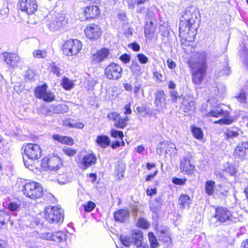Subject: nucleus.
Returning a JSON list of instances; mask_svg holds the SVG:
<instances>
[{"mask_svg":"<svg viewBox=\"0 0 248 248\" xmlns=\"http://www.w3.org/2000/svg\"><path fill=\"white\" fill-rule=\"evenodd\" d=\"M120 59L124 63L126 64L130 62V57L127 54H124L120 56Z\"/></svg>","mask_w":248,"mask_h":248,"instance_id":"55","label":"nucleus"},{"mask_svg":"<svg viewBox=\"0 0 248 248\" xmlns=\"http://www.w3.org/2000/svg\"><path fill=\"white\" fill-rule=\"evenodd\" d=\"M62 151L65 155L69 156H73L77 152L76 149H74L68 147H64L62 149Z\"/></svg>","mask_w":248,"mask_h":248,"instance_id":"42","label":"nucleus"},{"mask_svg":"<svg viewBox=\"0 0 248 248\" xmlns=\"http://www.w3.org/2000/svg\"><path fill=\"white\" fill-rule=\"evenodd\" d=\"M62 84L63 88L66 90H70L74 87L73 81L66 77L62 78Z\"/></svg>","mask_w":248,"mask_h":248,"instance_id":"37","label":"nucleus"},{"mask_svg":"<svg viewBox=\"0 0 248 248\" xmlns=\"http://www.w3.org/2000/svg\"><path fill=\"white\" fill-rule=\"evenodd\" d=\"M223 113V110L222 109L216 108L211 110L208 113L207 115L209 117H218L221 116Z\"/></svg>","mask_w":248,"mask_h":248,"instance_id":"39","label":"nucleus"},{"mask_svg":"<svg viewBox=\"0 0 248 248\" xmlns=\"http://www.w3.org/2000/svg\"><path fill=\"white\" fill-rule=\"evenodd\" d=\"M47 53L46 49H35L32 52L33 58L36 59H46L47 57Z\"/></svg>","mask_w":248,"mask_h":248,"instance_id":"34","label":"nucleus"},{"mask_svg":"<svg viewBox=\"0 0 248 248\" xmlns=\"http://www.w3.org/2000/svg\"><path fill=\"white\" fill-rule=\"evenodd\" d=\"M110 133L111 136L114 138H119L122 139L124 137L123 132L121 131L112 129L111 130Z\"/></svg>","mask_w":248,"mask_h":248,"instance_id":"48","label":"nucleus"},{"mask_svg":"<svg viewBox=\"0 0 248 248\" xmlns=\"http://www.w3.org/2000/svg\"><path fill=\"white\" fill-rule=\"evenodd\" d=\"M168 66L170 69H174L176 67L175 63L170 59L167 61Z\"/></svg>","mask_w":248,"mask_h":248,"instance_id":"59","label":"nucleus"},{"mask_svg":"<svg viewBox=\"0 0 248 248\" xmlns=\"http://www.w3.org/2000/svg\"><path fill=\"white\" fill-rule=\"evenodd\" d=\"M191 132L194 138L197 139H201L203 137V132L201 129L195 126H191Z\"/></svg>","mask_w":248,"mask_h":248,"instance_id":"35","label":"nucleus"},{"mask_svg":"<svg viewBox=\"0 0 248 248\" xmlns=\"http://www.w3.org/2000/svg\"><path fill=\"white\" fill-rule=\"evenodd\" d=\"M60 159L57 156L44 157L42 161V167L51 170H57L60 168Z\"/></svg>","mask_w":248,"mask_h":248,"instance_id":"21","label":"nucleus"},{"mask_svg":"<svg viewBox=\"0 0 248 248\" xmlns=\"http://www.w3.org/2000/svg\"><path fill=\"white\" fill-rule=\"evenodd\" d=\"M156 205H154L153 203L150 204V209L154 213H156L159 210L160 205L158 203Z\"/></svg>","mask_w":248,"mask_h":248,"instance_id":"58","label":"nucleus"},{"mask_svg":"<svg viewBox=\"0 0 248 248\" xmlns=\"http://www.w3.org/2000/svg\"><path fill=\"white\" fill-rule=\"evenodd\" d=\"M192 200L186 194H181L178 199V204L182 209H189Z\"/></svg>","mask_w":248,"mask_h":248,"instance_id":"25","label":"nucleus"},{"mask_svg":"<svg viewBox=\"0 0 248 248\" xmlns=\"http://www.w3.org/2000/svg\"><path fill=\"white\" fill-rule=\"evenodd\" d=\"M129 48H131L133 51L137 52L140 50V46L136 43H132L128 45Z\"/></svg>","mask_w":248,"mask_h":248,"instance_id":"57","label":"nucleus"},{"mask_svg":"<svg viewBox=\"0 0 248 248\" xmlns=\"http://www.w3.org/2000/svg\"><path fill=\"white\" fill-rule=\"evenodd\" d=\"M24 155L31 160H36L41 156V150L38 144L29 143L24 148Z\"/></svg>","mask_w":248,"mask_h":248,"instance_id":"15","label":"nucleus"},{"mask_svg":"<svg viewBox=\"0 0 248 248\" xmlns=\"http://www.w3.org/2000/svg\"><path fill=\"white\" fill-rule=\"evenodd\" d=\"M84 211L86 212L92 211L95 207V203L92 201L87 202L86 204L83 205Z\"/></svg>","mask_w":248,"mask_h":248,"instance_id":"43","label":"nucleus"},{"mask_svg":"<svg viewBox=\"0 0 248 248\" xmlns=\"http://www.w3.org/2000/svg\"><path fill=\"white\" fill-rule=\"evenodd\" d=\"M2 56L10 68L16 67L20 61V57L16 53L4 52L2 53Z\"/></svg>","mask_w":248,"mask_h":248,"instance_id":"20","label":"nucleus"},{"mask_svg":"<svg viewBox=\"0 0 248 248\" xmlns=\"http://www.w3.org/2000/svg\"><path fill=\"white\" fill-rule=\"evenodd\" d=\"M233 217L231 212L223 207H218L215 209V213L210 219V224L213 227H218L222 223L230 224L233 222Z\"/></svg>","mask_w":248,"mask_h":248,"instance_id":"3","label":"nucleus"},{"mask_svg":"<svg viewBox=\"0 0 248 248\" xmlns=\"http://www.w3.org/2000/svg\"><path fill=\"white\" fill-rule=\"evenodd\" d=\"M198 14L199 12L195 6H191L186 8L180 21V31L186 32L189 34L192 30L195 31L197 29L195 25L198 21Z\"/></svg>","mask_w":248,"mask_h":248,"instance_id":"2","label":"nucleus"},{"mask_svg":"<svg viewBox=\"0 0 248 248\" xmlns=\"http://www.w3.org/2000/svg\"><path fill=\"white\" fill-rule=\"evenodd\" d=\"M45 217L50 223H56L63 220L62 210L57 206L45 208Z\"/></svg>","mask_w":248,"mask_h":248,"instance_id":"7","label":"nucleus"},{"mask_svg":"<svg viewBox=\"0 0 248 248\" xmlns=\"http://www.w3.org/2000/svg\"><path fill=\"white\" fill-rule=\"evenodd\" d=\"M18 6L21 11L28 15L33 14L38 8L35 0H20L18 3Z\"/></svg>","mask_w":248,"mask_h":248,"instance_id":"12","label":"nucleus"},{"mask_svg":"<svg viewBox=\"0 0 248 248\" xmlns=\"http://www.w3.org/2000/svg\"><path fill=\"white\" fill-rule=\"evenodd\" d=\"M148 235L151 248H156L158 246V243L154 233L149 232Z\"/></svg>","mask_w":248,"mask_h":248,"instance_id":"36","label":"nucleus"},{"mask_svg":"<svg viewBox=\"0 0 248 248\" xmlns=\"http://www.w3.org/2000/svg\"><path fill=\"white\" fill-rule=\"evenodd\" d=\"M81 43L78 40H69L62 46L63 54L71 56L77 55L82 48Z\"/></svg>","mask_w":248,"mask_h":248,"instance_id":"8","label":"nucleus"},{"mask_svg":"<svg viewBox=\"0 0 248 248\" xmlns=\"http://www.w3.org/2000/svg\"><path fill=\"white\" fill-rule=\"evenodd\" d=\"M125 169V165L122 163H119L115 167L116 175L119 180H121L124 178Z\"/></svg>","mask_w":248,"mask_h":248,"instance_id":"33","label":"nucleus"},{"mask_svg":"<svg viewBox=\"0 0 248 248\" xmlns=\"http://www.w3.org/2000/svg\"><path fill=\"white\" fill-rule=\"evenodd\" d=\"M120 240L123 245L126 247H129L132 242L131 237H128L125 236H121Z\"/></svg>","mask_w":248,"mask_h":248,"instance_id":"46","label":"nucleus"},{"mask_svg":"<svg viewBox=\"0 0 248 248\" xmlns=\"http://www.w3.org/2000/svg\"><path fill=\"white\" fill-rule=\"evenodd\" d=\"M155 28L153 26L152 21L147 22L144 28V33L145 37L149 40H151L154 34Z\"/></svg>","mask_w":248,"mask_h":248,"instance_id":"29","label":"nucleus"},{"mask_svg":"<svg viewBox=\"0 0 248 248\" xmlns=\"http://www.w3.org/2000/svg\"><path fill=\"white\" fill-rule=\"evenodd\" d=\"M155 105L158 112H162L166 108V95L164 91H159L156 92L155 94Z\"/></svg>","mask_w":248,"mask_h":248,"instance_id":"18","label":"nucleus"},{"mask_svg":"<svg viewBox=\"0 0 248 248\" xmlns=\"http://www.w3.org/2000/svg\"><path fill=\"white\" fill-rule=\"evenodd\" d=\"M215 183L212 180H209L205 184V192L208 196H212L215 193Z\"/></svg>","mask_w":248,"mask_h":248,"instance_id":"32","label":"nucleus"},{"mask_svg":"<svg viewBox=\"0 0 248 248\" xmlns=\"http://www.w3.org/2000/svg\"><path fill=\"white\" fill-rule=\"evenodd\" d=\"M240 130L236 127L228 128L225 132L226 139H232L237 137L240 135Z\"/></svg>","mask_w":248,"mask_h":248,"instance_id":"31","label":"nucleus"},{"mask_svg":"<svg viewBox=\"0 0 248 248\" xmlns=\"http://www.w3.org/2000/svg\"><path fill=\"white\" fill-rule=\"evenodd\" d=\"M67 236V232L64 231L45 232L39 235L40 238L52 241L61 248H64L66 247Z\"/></svg>","mask_w":248,"mask_h":248,"instance_id":"4","label":"nucleus"},{"mask_svg":"<svg viewBox=\"0 0 248 248\" xmlns=\"http://www.w3.org/2000/svg\"><path fill=\"white\" fill-rule=\"evenodd\" d=\"M231 68L228 66V58H225V62L223 65L218 66V76H228L230 74Z\"/></svg>","mask_w":248,"mask_h":248,"instance_id":"30","label":"nucleus"},{"mask_svg":"<svg viewBox=\"0 0 248 248\" xmlns=\"http://www.w3.org/2000/svg\"><path fill=\"white\" fill-rule=\"evenodd\" d=\"M206 56L205 52H197L195 55V60L189 62V66L191 70L192 81L195 84L200 85L206 75Z\"/></svg>","mask_w":248,"mask_h":248,"instance_id":"1","label":"nucleus"},{"mask_svg":"<svg viewBox=\"0 0 248 248\" xmlns=\"http://www.w3.org/2000/svg\"><path fill=\"white\" fill-rule=\"evenodd\" d=\"M9 13V9L8 8H3L2 9L0 10V14L2 15L4 17L8 16Z\"/></svg>","mask_w":248,"mask_h":248,"instance_id":"63","label":"nucleus"},{"mask_svg":"<svg viewBox=\"0 0 248 248\" xmlns=\"http://www.w3.org/2000/svg\"><path fill=\"white\" fill-rule=\"evenodd\" d=\"M95 142L100 147L105 149L109 145L110 140L109 137L106 135L97 136L95 140Z\"/></svg>","mask_w":248,"mask_h":248,"instance_id":"28","label":"nucleus"},{"mask_svg":"<svg viewBox=\"0 0 248 248\" xmlns=\"http://www.w3.org/2000/svg\"><path fill=\"white\" fill-rule=\"evenodd\" d=\"M132 241H134V245L139 248L142 244L143 233L140 230H136L133 232L131 234Z\"/></svg>","mask_w":248,"mask_h":248,"instance_id":"27","label":"nucleus"},{"mask_svg":"<svg viewBox=\"0 0 248 248\" xmlns=\"http://www.w3.org/2000/svg\"><path fill=\"white\" fill-rule=\"evenodd\" d=\"M3 218L5 220H8L10 218V216L6 212L0 211V219Z\"/></svg>","mask_w":248,"mask_h":248,"instance_id":"60","label":"nucleus"},{"mask_svg":"<svg viewBox=\"0 0 248 248\" xmlns=\"http://www.w3.org/2000/svg\"><path fill=\"white\" fill-rule=\"evenodd\" d=\"M129 216V212L126 209H120L114 213V217L116 221L124 222Z\"/></svg>","mask_w":248,"mask_h":248,"instance_id":"24","label":"nucleus"},{"mask_svg":"<svg viewBox=\"0 0 248 248\" xmlns=\"http://www.w3.org/2000/svg\"><path fill=\"white\" fill-rule=\"evenodd\" d=\"M180 107L184 112L191 114L196 109L194 98L190 95L184 96L182 99Z\"/></svg>","mask_w":248,"mask_h":248,"instance_id":"17","label":"nucleus"},{"mask_svg":"<svg viewBox=\"0 0 248 248\" xmlns=\"http://www.w3.org/2000/svg\"><path fill=\"white\" fill-rule=\"evenodd\" d=\"M161 145H163L165 147H166L165 152L167 154L169 152L173 153L176 150L175 145L171 142L163 143Z\"/></svg>","mask_w":248,"mask_h":248,"instance_id":"40","label":"nucleus"},{"mask_svg":"<svg viewBox=\"0 0 248 248\" xmlns=\"http://www.w3.org/2000/svg\"><path fill=\"white\" fill-rule=\"evenodd\" d=\"M239 55L244 64L248 66V49L243 43L240 45Z\"/></svg>","mask_w":248,"mask_h":248,"instance_id":"26","label":"nucleus"},{"mask_svg":"<svg viewBox=\"0 0 248 248\" xmlns=\"http://www.w3.org/2000/svg\"><path fill=\"white\" fill-rule=\"evenodd\" d=\"M108 119L109 121H112L114 123V125L119 128H124L127 125L129 121L128 117L122 118L120 114L116 112H110L108 114Z\"/></svg>","mask_w":248,"mask_h":248,"instance_id":"13","label":"nucleus"},{"mask_svg":"<svg viewBox=\"0 0 248 248\" xmlns=\"http://www.w3.org/2000/svg\"><path fill=\"white\" fill-rule=\"evenodd\" d=\"M34 95L36 98L42 99L46 102H51L55 98V95L53 93L47 92L46 84L37 86L34 90Z\"/></svg>","mask_w":248,"mask_h":248,"instance_id":"14","label":"nucleus"},{"mask_svg":"<svg viewBox=\"0 0 248 248\" xmlns=\"http://www.w3.org/2000/svg\"><path fill=\"white\" fill-rule=\"evenodd\" d=\"M20 208V205L16 202H11L8 205V209L12 212H16Z\"/></svg>","mask_w":248,"mask_h":248,"instance_id":"47","label":"nucleus"},{"mask_svg":"<svg viewBox=\"0 0 248 248\" xmlns=\"http://www.w3.org/2000/svg\"><path fill=\"white\" fill-rule=\"evenodd\" d=\"M169 94L171 101L174 103L176 102L177 99L179 97L178 93L175 90H172L169 92Z\"/></svg>","mask_w":248,"mask_h":248,"instance_id":"54","label":"nucleus"},{"mask_svg":"<svg viewBox=\"0 0 248 248\" xmlns=\"http://www.w3.org/2000/svg\"><path fill=\"white\" fill-rule=\"evenodd\" d=\"M130 69L134 75H140L141 73V68L140 66L137 62L132 61Z\"/></svg>","mask_w":248,"mask_h":248,"instance_id":"38","label":"nucleus"},{"mask_svg":"<svg viewBox=\"0 0 248 248\" xmlns=\"http://www.w3.org/2000/svg\"><path fill=\"white\" fill-rule=\"evenodd\" d=\"M225 170L231 175H234L236 173V170L232 165H229L228 167L225 169Z\"/></svg>","mask_w":248,"mask_h":248,"instance_id":"56","label":"nucleus"},{"mask_svg":"<svg viewBox=\"0 0 248 248\" xmlns=\"http://www.w3.org/2000/svg\"><path fill=\"white\" fill-rule=\"evenodd\" d=\"M24 194L31 199L41 198L43 193L41 185L35 182H27L23 186Z\"/></svg>","mask_w":248,"mask_h":248,"instance_id":"6","label":"nucleus"},{"mask_svg":"<svg viewBox=\"0 0 248 248\" xmlns=\"http://www.w3.org/2000/svg\"><path fill=\"white\" fill-rule=\"evenodd\" d=\"M192 158L193 154L190 152H186L181 160L180 170L184 173L191 175L193 173L195 166L190 162Z\"/></svg>","mask_w":248,"mask_h":248,"instance_id":"11","label":"nucleus"},{"mask_svg":"<svg viewBox=\"0 0 248 248\" xmlns=\"http://www.w3.org/2000/svg\"><path fill=\"white\" fill-rule=\"evenodd\" d=\"M237 100L242 103H245L246 100V93L244 91L241 90L240 92L235 95Z\"/></svg>","mask_w":248,"mask_h":248,"instance_id":"45","label":"nucleus"},{"mask_svg":"<svg viewBox=\"0 0 248 248\" xmlns=\"http://www.w3.org/2000/svg\"><path fill=\"white\" fill-rule=\"evenodd\" d=\"M157 170H156L153 173H151L147 176L146 177V181H149L151 180L152 178L154 177L157 174Z\"/></svg>","mask_w":248,"mask_h":248,"instance_id":"64","label":"nucleus"},{"mask_svg":"<svg viewBox=\"0 0 248 248\" xmlns=\"http://www.w3.org/2000/svg\"><path fill=\"white\" fill-rule=\"evenodd\" d=\"M124 109L125 110L124 112L125 115L130 114L132 113V110L130 108V105L129 104H127L124 106Z\"/></svg>","mask_w":248,"mask_h":248,"instance_id":"62","label":"nucleus"},{"mask_svg":"<svg viewBox=\"0 0 248 248\" xmlns=\"http://www.w3.org/2000/svg\"><path fill=\"white\" fill-rule=\"evenodd\" d=\"M50 66L51 72L56 74L57 77H60L62 75V70L56 65L55 62H52Z\"/></svg>","mask_w":248,"mask_h":248,"instance_id":"41","label":"nucleus"},{"mask_svg":"<svg viewBox=\"0 0 248 248\" xmlns=\"http://www.w3.org/2000/svg\"><path fill=\"white\" fill-rule=\"evenodd\" d=\"M86 37L91 40H97L102 34L101 28L97 25L91 24L86 27L85 29Z\"/></svg>","mask_w":248,"mask_h":248,"instance_id":"16","label":"nucleus"},{"mask_svg":"<svg viewBox=\"0 0 248 248\" xmlns=\"http://www.w3.org/2000/svg\"><path fill=\"white\" fill-rule=\"evenodd\" d=\"M108 49L103 48L96 52L92 56V61L93 63H97L106 59L109 55Z\"/></svg>","mask_w":248,"mask_h":248,"instance_id":"22","label":"nucleus"},{"mask_svg":"<svg viewBox=\"0 0 248 248\" xmlns=\"http://www.w3.org/2000/svg\"><path fill=\"white\" fill-rule=\"evenodd\" d=\"M234 158L237 161H241L248 158V142L238 143L233 152Z\"/></svg>","mask_w":248,"mask_h":248,"instance_id":"10","label":"nucleus"},{"mask_svg":"<svg viewBox=\"0 0 248 248\" xmlns=\"http://www.w3.org/2000/svg\"><path fill=\"white\" fill-rule=\"evenodd\" d=\"M64 137V136H62L58 134H54L53 135V139L61 143L62 142Z\"/></svg>","mask_w":248,"mask_h":248,"instance_id":"61","label":"nucleus"},{"mask_svg":"<svg viewBox=\"0 0 248 248\" xmlns=\"http://www.w3.org/2000/svg\"><path fill=\"white\" fill-rule=\"evenodd\" d=\"M123 74V69L118 64L112 62L108 65L105 69V75L109 80H117Z\"/></svg>","mask_w":248,"mask_h":248,"instance_id":"9","label":"nucleus"},{"mask_svg":"<svg viewBox=\"0 0 248 248\" xmlns=\"http://www.w3.org/2000/svg\"><path fill=\"white\" fill-rule=\"evenodd\" d=\"M84 13L87 19H93L99 15L100 9L96 5H91L85 9Z\"/></svg>","mask_w":248,"mask_h":248,"instance_id":"23","label":"nucleus"},{"mask_svg":"<svg viewBox=\"0 0 248 248\" xmlns=\"http://www.w3.org/2000/svg\"><path fill=\"white\" fill-rule=\"evenodd\" d=\"M136 110L139 114H141L143 113H145L148 115H151V113L148 110L147 108L145 106H142L141 107H137L136 108Z\"/></svg>","mask_w":248,"mask_h":248,"instance_id":"50","label":"nucleus"},{"mask_svg":"<svg viewBox=\"0 0 248 248\" xmlns=\"http://www.w3.org/2000/svg\"><path fill=\"white\" fill-rule=\"evenodd\" d=\"M74 143V142L73 139L67 136L64 137L62 142V144H66L69 146L73 145Z\"/></svg>","mask_w":248,"mask_h":248,"instance_id":"52","label":"nucleus"},{"mask_svg":"<svg viewBox=\"0 0 248 248\" xmlns=\"http://www.w3.org/2000/svg\"><path fill=\"white\" fill-rule=\"evenodd\" d=\"M75 161L78 167L84 170L94 165L97 161V158L95 154L92 152H81L75 157Z\"/></svg>","mask_w":248,"mask_h":248,"instance_id":"5","label":"nucleus"},{"mask_svg":"<svg viewBox=\"0 0 248 248\" xmlns=\"http://www.w3.org/2000/svg\"><path fill=\"white\" fill-rule=\"evenodd\" d=\"M138 60L141 64H146L148 62V57L143 54L140 53L137 55Z\"/></svg>","mask_w":248,"mask_h":248,"instance_id":"49","label":"nucleus"},{"mask_svg":"<svg viewBox=\"0 0 248 248\" xmlns=\"http://www.w3.org/2000/svg\"><path fill=\"white\" fill-rule=\"evenodd\" d=\"M186 180V179H180L176 177H173L172 179V182L175 185L181 186L185 184Z\"/></svg>","mask_w":248,"mask_h":248,"instance_id":"53","label":"nucleus"},{"mask_svg":"<svg viewBox=\"0 0 248 248\" xmlns=\"http://www.w3.org/2000/svg\"><path fill=\"white\" fill-rule=\"evenodd\" d=\"M67 23L65 20L64 16L62 14H56L55 18L51 20L48 24V28L52 31L60 30Z\"/></svg>","mask_w":248,"mask_h":248,"instance_id":"19","label":"nucleus"},{"mask_svg":"<svg viewBox=\"0 0 248 248\" xmlns=\"http://www.w3.org/2000/svg\"><path fill=\"white\" fill-rule=\"evenodd\" d=\"M137 226L139 227L146 229L149 227V224L145 219L140 218L137 222Z\"/></svg>","mask_w":248,"mask_h":248,"instance_id":"44","label":"nucleus"},{"mask_svg":"<svg viewBox=\"0 0 248 248\" xmlns=\"http://www.w3.org/2000/svg\"><path fill=\"white\" fill-rule=\"evenodd\" d=\"M141 87V84L140 82L138 81L135 82L134 87L132 88V90H133V92L135 93L136 96H138V93L139 92Z\"/></svg>","mask_w":248,"mask_h":248,"instance_id":"51","label":"nucleus"}]
</instances>
